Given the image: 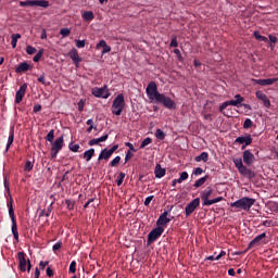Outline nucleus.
I'll list each match as a JSON object with an SVG mask.
<instances>
[{
  "instance_id": "nucleus-1",
  "label": "nucleus",
  "mask_w": 278,
  "mask_h": 278,
  "mask_svg": "<svg viewBox=\"0 0 278 278\" xmlns=\"http://www.w3.org/2000/svg\"><path fill=\"white\" fill-rule=\"evenodd\" d=\"M146 92L152 103H161L166 110H177V103H175L173 99L157 91V84H155V81L149 83Z\"/></svg>"
},
{
  "instance_id": "nucleus-2",
  "label": "nucleus",
  "mask_w": 278,
  "mask_h": 278,
  "mask_svg": "<svg viewBox=\"0 0 278 278\" xmlns=\"http://www.w3.org/2000/svg\"><path fill=\"white\" fill-rule=\"evenodd\" d=\"M253 205H255V199L249 197H243L230 204L231 207L244 210V212H249Z\"/></svg>"
},
{
  "instance_id": "nucleus-3",
  "label": "nucleus",
  "mask_w": 278,
  "mask_h": 278,
  "mask_svg": "<svg viewBox=\"0 0 278 278\" xmlns=\"http://www.w3.org/2000/svg\"><path fill=\"white\" fill-rule=\"evenodd\" d=\"M123 110H125V96L123 93H119L113 100L111 112L115 116H121V114H123Z\"/></svg>"
},
{
  "instance_id": "nucleus-4",
  "label": "nucleus",
  "mask_w": 278,
  "mask_h": 278,
  "mask_svg": "<svg viewBox=\"0 0 278 278\" xmlns=\"http://www.w3.org/2000/svg\"><path fill=\"white\" fill-rule=\"evenodd\" d=\"M163 233H164L163 227H156V228L152 229L148 233V240H147L148 247H151V244H153V242H155V240H157V238H160Z\"/></svg>"
},
{
  "instance_id": "nucleus-5",
  "label": "nucleus",
  "mask_w": 278,
  "mask_h": 278,
  "mask_svg": "<svg viewBox=\"0 0 278 278\" xmlns=\"http://www.w3.org/2000/svg\"><path fill=\"white\" fill-rule=\"evenodd\" d=\"M62 147H64V137H59L54 142H52V157H58V153L62 151Z\"/></svg>"
},
{
  "instance_id": "nucleus-6",
  "label": "nucleus",
  "mask_w": 278,
  "mask_h": 278,
  "mask_svg": "<svg viewBox=\"0 0 278 278\" xmlns=\"http://www.w3.org/2000/svg\"><path fill=\"white\" fill-rule=\"evenodd\" d=\"M170 210L164 211L159 219L156 220V227H162L164 229V227H166V225H168V223H170V218H168V214H170Z\"/></svg>"
},
{
  "instance_id": "nucleus-7",
  "label": "nucleus",
  "mask_w": 278,
  "mask_h": 278,
  "mask_svg": "<svg viewBox=\"0 0 278 278\" xmlns=\"http://www.w3.org/2000/svg\"><path fill=\"white\" fill-rule=\"evenodd\" d=\"M199 205H201V199L200 198L193 199L189 204H187L185 208L186 216L187 217L190 216L194 212V210L199 207Z\"/></svg>"
},
{
  "instance_id": "nucleus-8",
  "label": "nucleus",
  "mask_w": 278,
  "mask_h": 278,
  "mask_svg": "<svg viewBox=\"0 0 278 278\" xmlns=\"http://www.w3.org/2000/svg\"><path fill=\"white\" fill-rule=\"evenodd\" d=\"M91 93L98 99H108L110 97V92L105 88L94 87L91 89Z\"/></svg>"
},
{
  "instance_id": "nucleus-9",
  "label": "nucleus",
  "mask_w": 278,
  "mask_h": 278,
  "mask_svg": "<svg viewBox=\"0 0 278 278\" xmlns=\"http://www.w3.org/2000/svg\"><path fill=\"white\" fill-rule=\"evenodd\" d=\"M229 105H233L235 108H240V105H239L237 100L226 101V102L222 103L220 106H219L220 114H223L224 116H228L229 117V114H227L225 112V110H227V108H229Z\"/></svg>"
},
{
  "instance_id": "nucleus-10",
  "label": "nucleus",
  "mask_w": 278,
  "mask_h": 278,
  "mask_svg": "<svg viewBox=\"0 0 278 278\" xmlns=\"http://www.w3.org/2000/svg\"><path fill=\"white\" fill-rule=\"evenodd\" d=\"M18 268L22 273H25L27 270V258H25V252H18Z\"/></svg>"
},
{
  "instance_id": "nucleus-11",
  "label": "nucleus",
  "mask_w": 278,
  "mask_h": 278,
  "mask_svg": "<svg viewBox=\"0 0 278 278\" xmlns=\"http://www.w3.org/2000/svg\"><path fill=\"white\" fill-rule=\"evenodd\" d=\"M235 142L237 144H245V147H250V144H253V137H251V135H245V136H241L238 137Z\"/></svg>"
},
{
  "instance_id": "nucleus-12",
  "label": "nucleus",
  "mask_w": 278,
  "mask_h": 278,
  "mask_svg": "<svg viewBox=\"0 0 278 278\" xmlns=\"http://www.w3.org/2000/svg\"><path fill=\"white\" fill-rule=\"evenodd\" d=\"M71 59L74 62L76 68H79V64H81V62H84V59L81 56H79V52L75 48H73L71 51Z\"/></svg>"
},
{
  "instance_id": "nucleus-13",
  "label": "nucleus",
  "mask_w": 278,
  "mask_h": 278,
  "mask_svg": "<svg viewBox=\"0 0 278 278\" xmlns=\"http://www.w3.org/2000/svg\"><path fill=\"white\" fill-rule=\"evenodd\" d=\"M25 92H27V84H23L20 89L15 93V103H21L23 101V97H25Z\"/></svg>"
},
{
  "instance_id": "nucleus-14",
  "label": "nucleus",
  "mask_w": 278,
  "mask_h": 278,
  "mask_svg": "<svg viewBox=\"0 0 278 278\" xmlns=\"http://www.w3.org/2000/svg\"><path fill=\"white\" fill-rule=\"evenodd\" d=\"M243 162L247 164V166H251V164L255 162V155L252 154L251 150H245L243 152Z\"/></svg>"
},
{
  "instance_id": "nucleus-15",
  "label": "nucleus",
  "mask_w": 278,
  "mask_h": 278,
  "mask_svg": "<svg viewBox=\"0 0 278 278\" xmlns=\"http://www.w3.org/2000/svg\"><path fill=\"white\" fill-rule=\"evenodd\" d=\"M255 94H256V99H258L260 101H263V105H265L267 110H269L270 100L268 99V96H266V93H264L263 91H256Z\"/></svg>"
},
{
  "instance_id": "nucleus-16",
  "label": "nucleus",
  "mask_w": 278,
  "mask_h": 278,
  "mask_svg": "<svg viewBox=\"0 0 278 278\" xmlns=\"http://www.w3.org/2000/svg\"><path fill=\"white\" fill-rule=\"evenodd\" d=\"M278 81V78H267V79H253L254 84H257L258 86H273V84H276Z\"/></svg>"
},
{
  "instance_id": "nucleus-17",
  "label": "nucleus",
  "mask_w": 278,
  "mask_h": 278,
  "mask_svg": "<svg viewBox=\"0 0 278 278\" xmlns=\"http://www.w3.org/2000/svg\"><path fill=\"white\" fill-rule=\"evenodd\" d=\"M238 172L240 173V175H243L244 177H249V179H253V177H255V172L249 169L245 165L240 167Z\"/></svg>"
},
{
  "instance_id": "nucleus-18",
  "label": "nucleus",
  "mask_w": 278,
  "mask_h": 278,
  "mask_svg": "<svg viewBox=\"0 0 278 278\" xmlns=\"http://www.w3.org/2000/svg\"><path fill=\"white\" fill-rule=\"evenodd\" d=\"M213 192L214 190L212 189V187H207L206 189L201 191L200 197L202 199V203H205V201H207L212 197Z\"/></svg>"
},
{
  "instance_id": "nucleus-19",
  "label": "nucleus",
  "mask_w": 278,
  "mask_h": 278,
  "mask_svg": "<svg viewBox=\"0 0 278 278\" xmlns=\"http://www.w3.org/2000/svg\"><path fill=\"white\" fill-rule=\"evenodd\" d=\"M264 238H266V232H263L258 236H256L249 244V249L253 248V247H258L260 242H262V240H264Z\"/></svg>"
},
{
  "instance_id": "nucleus-20",
  "label": "nucleus",
  "mask_w": 278,
  "mask_h": 278,
  "mask_svg": "<svg viewBox=\"0 0 278 278\" xmlns=\"http://www.w3.org/2000/svg\"><path fill=\"white\" fill-rule=\"evenodd\" d=\"M97 49H103L102 50V55H105V53H110V51H112V48L110 46H108V42H105V40H101L97 45Z\"/></svg>"
},
{
  "instance_id": "nucleus-21",
  "label": "nucleus",
  "mask_w": 278,
  "mask_h": 278,
  "mask_svg": "<svg viewBox=\"0 0 278 278\" xmlns=\"http://www.w3.org/2000/svg\"><path fill=\"white\" fill-rule=\"evenodd\" d=\"M154 175H155L156 179H162V177H164V175H166V169L162 168V165L156 164L155 169H154Z\"/></svg>"
},
{
  "instance_id": "nucleus-22",
  "label": "nucleus",
  "mask_w": 278,
  "mask_h": 278,
  "mask_svg": "<svg viewBox=\"0 0 278 278\" xmlns=\"http://www.w3.org/2000/svg\"><path fill=\"white\" fill-rule=\"evenodd\" d=\"M110 157H112V152L109 149H103L101 151V153L99 154V162H101V160H105L108 162V160H110Z\"/></svg>"
},
{
  "instance_id": "nucleus-23",
  "label": "nucleus",
  "mask_w": 278,
  "mask_h": 278,
  "mask_svg": "<svg viewBox=\"0 0 278 278\" xmlns=\"http://www.w3.org/2000/svg\"><path fill=\"white\" fill-rule=\"evenodd\" d=\"M31 8H49V1L47 0H33Z\"/></svg>"
},
{
  "instance_id": "nucleus-24",
  "label": "nucleus",
  "mask_w": 278,
  "mask_h": 278,
  "mask_svg": "<svg viewBox=\"0 0 278 278\" xmlns=\"http://www.w3.org/2000/svg\"><path fill=\"white\" fill-rule=\"evenodd\" d=\"M13 201L10 199V201L7 203L8 208H9V216L12 220V223H16V217L14 216V206H12Z\"/></svg>"
},
{
  "instance_id": "nucleus-25",
  "label": "nucleus",
  "mask_w": 278,
  "mask_h": 278,
  "mask_svg": "<svg viewBox=\"0 0 278 278\" xmlns=\"http://www.w3.org/2000/svg\"><path fill=\"white\" fill-rule=\"evenodd\" d=\"M108 138H109V135H104L102 137L91 139L89 141V147H94V144H99V142H105V140H108Z\"/></svg>"
},
{
  "instance_id": "nucleus-26",
  "label": "nucleus",
  "mask_w": 278,
  "mask_h": 278,
  "mask_svg": "<svg viewBox=\"0 0 278 278\" xmlns=\"http://www.w3.org/2000/svg\"><path fill=\"white\" fill-rule=\"evenodd\" d=\"M31 68V65H29L27 62H23L21 63L17 67H16V73H25L26 71H29Z\"/></svg>"
},
{
  "instance_id": "nucleus-27",
  "label": "nucleus",
  "mask_w": 278,
  "mask_h": 278,
  "mask_svg": "<svg viewBox=\"0 0 278 278\" xmlns=\"http://www.w3.org/2000/svg\"><path fill=\"white\" fill-rule=\"evenodd\" d=\"M220 201H223V197H217L213 200H205L204 202H202V205L210 207V205H214L215 203H220Z\"/></svg>"
},
{
  "instance_id": "nucleus-28",
  "label": "nucleus",
  "mask_w": 278,
  "mask_h": 278,
  "mask_svg": "<svg viewBox=\"0 0 278 278\" xmlns=\"http://www.w3.org/2000/svg\"><path fill=\"white\" fill-rule=\"evenodd\" d=\"M13 142H14V127H12L10 130L5 151H10V147H12Z\"/></svg>"
},
{
  "instance_id": "nucleus-29",
  "label": "nucleus",
  "mask_w": 278,
  "mask_h": 278,
  "mask_svg": "<svg viewBox=\"0 0 278 278\" xmlns=\"http://www.w3.org/2000/svg\"><path fill=\"white\" fill-rule=\"evenodd\" d=\"M84 157H85L86 162H90L92 160V157H94V149L91 148V149L85 151Z\"/></svg>"
},
{
  "instance_id": "nucleus-30",
  "label": "nucleus",
  "mask_w": 278,
  "mask_h": 278,
  "mask_svg": "<svg viewBox=\"0 0 278 278\" xmlns=\"http://www.w3.org/2000/svg\"><path fill=\"white\" fill-rule=\"evenodd\" d=\"M195 162H207L210 160V154L207 152H202L200 155L194 157Z\"/></svg>"
},
{
  "instance_id": "nucleus-31",
  "label": "nucleus",
  "mask_w": 278,
  "mask_h": 278,
  "mask_svg": "<svg viewBox=\"0 0 278 278\" xmlns=\"http://www.w3.org/2000/svg\"><path fill=\"white\" fill-rule=\"evenodd\" d=\"M207 179H210V176L208 175H205L204 177L198 179L195 182H194V188H201V186H203L205 184V181H207Z\"/></svg>"
},
{
  "instance_id": "nucleus-32",
  "label": "nucleus",
  "mask_w": 278,
  "mask_h": 278,
  "mask_svg": "<svg viewBox=\"0 0 278 278\" xmlns=\"http://www.w3.org/2000/svg\"><path fill=\"white\" fill-rule=\"evenodd\" d=\"M21 40V34L11 35V45L13 49H16V43Z\"/></svg>"
},
{
  "instance_id": "nucleus-33",
  "label": "nucleus",
  "mask_w": 278,
  "mask_h": 278,
  "mask_svg": "<svg viewBox=\"0 0 278 278\" xmlns=\"http://www.w3.org/2000/svg\"><path fill=\"white\" fill-rule=\"evenodd\" d=\"M83 18L85 21H94V13L92 11H86L84 14H83Z\"/></svg>"
},
{
  "instance_id": "nucleus-34",
  "label": "nucleus",
  "mask_w": 278,
  "mask_h": 278,
  "mask_svg": "<svg viewBox=\"0 0 278 278\" xmlns=\"http://www.w3.org/2000/svg\"><path fill=\"white\" fill-rule=\"evenodd\" d=\"M254 38H256L260 42H268V37H264L260 34V31H254Z\"/></svg>"
},
{
  "instance_id": "nucleus-35",
  "label": "nucleus",
  "mask_w": 278,
  "mask_h": 278,
  "mask_svg": "<svg viewBox=\"0 0 278 278\" xmlns=\"http://www.w3.org/2000/svg\"><path fill=\"white\" fill-rule=\"evenodd\" d=\"M11 229H12L14 240H18V228L16 226V222L12 223V228Z\"/></svg>"
},
{
  "instance_id": "nucleus-36",
  "label": "nucleus",
  "mask_w": 278,
  "mask_h": 278,
  "mask_svg": "<svg viewBox=\"0 0 278 278\" xmlns=\"http://www.w3.org/2000/svg\"><path fill=\"white\" fill-rule=\"evenodd\" d=\"M153 142V139L151 137H147L140 144L139 149H144L146 147H149Z\"/></svg>"
},
{
  "instance_id": "nucleus-37",
  "label": "nucleus",
  "mask_w": 278,
  "mask_h": 278,
  "mask_svg": "<svg viewBox=\"0 0 278 278\" xmlns=\"http://www.w3.org/2000/svg\"><path fill=\"white\" fill-rule=\"evenodd\" d=\"M155 136H156L157 140H164L166 138V134H164V130H162L160 128L156 129Z\"/></svg>"
},
{
  "instance_id": "nucleus-38",
  "label": "nucleus",
  "mask_w": 278,
  "mask_h": 278,
  "mask_svg": "<svg viewBox=\"0 0 278 278\" xmlns=\"http://www.w3.org/2000/svg\"><path fill=\"white\" fill-rule=\"evenodd\" d=\"M233 164L238 170L244 166V163H242V159L240 157L233 159Z\"/></svg>"
},
{
  "instance_id": "nucleus-39",
  "label": "nucleus",
  "mask_w": 278,
  "mask_h": 278,
  "mask_svg": "<svg viewBox=\"0 0 278 278\" xmlns=\"http://www.w3.org/2000/svg\"><path fill=\"white\" fill-rule=\"evenodd\" d=\"M253 121H251V118H245L244 123H243V129H252L253 127Z\"/></svg>"
},
{
  "instance_id": "nucleus-40",
  "label": "nucleus",
  "mask_w": 278,
  "mask_h": 278,
  "mask_svg": "<svg viewBox=\"0 0 278 278\" xmlns=\"http://www.w3.org/2000/svg\"><path fill=\"white\" fill-rule=\"evenodd\" d=\"M55 138V130H50L49 132H48V135L46 136V140L48 141V142H53V139Z\"/></svg>"
},
{
  "instance_id": "nucleus-41",
  "label": "nucleus",
  "mask_w": 278,
  "mask_h": 278,
  "mask_svg": "<svg viewBox=\"0 0 278 278\" xmlns=\"http://www.w3.org/2000/svg\"><path fill=\"white\" fill-rule=\"evenodd\" d=\"M121 164V156H115L109 164V166H112L113 168L118 166Z\"/></svg>"
},
{
  "instance_id": "nucleus-42",
  "label": "nucleus",
  "mask_w": 278,
  "mask_h": 278,
  "mask_svg": "<svg viewBox=\"0 0 278 278\" xmlns=\"http://www.w3.org/2000/svg\"><path fill=\"white\" fill-rule=\"evenodd\" d=\"M55 193H51L48 195V199L46 200L47 203H49L50 207L55 203Z\"/></svg>"
},
{
  "instance_id": "nucleus-43",
  "label": "nucleus",
  "mask_w": 278,
  "mask_h": 278,
  "mask_svg": "<svg viewBox=\"0 0 278 278\" xmlns=\"http://www.w3.org/2000/svg\"><path fill=\"white\" fill-rule=\"evenodd\" d=\"M189 175L188 172H182L180 174V177L178 178V184H184V181H186V179H188Z\"/></svg>"
},
{
  "instance_id": "nucleus-44",
  "label": "nucleus",
  "mask_w": 278,
  "mask_h": 278,
  "mask_svg": "<svg viewBox=\"0 0 278 278\" xmlns=\"http://www.w3.org/2000/svg\"><path fill=\"white\" fill-rule=\"evenodd\" d=\"M125 180V173L121 172L117 176V186H123V181Z\"/></svg>"
},
{
  "instance_id": "nucleus-45",
  "label": "nucleus",
  "mask_w": 278,
  "mask_h": 278,
  "mask_svg": "<svg viewBox=\"0 0 278 278\" xmlns=\"http://www.w3.org/2000/svg\"><path fill=\"white\" fill-rule=\"evenodd\" d=\"M268 38H269V41L271 43L270 49L273 51V49H275V45H277V38L275 37V35H269Z\"/></svg>"
},
{
  "instance_id": "nucleus-46",
  "label": "nucleus",
  "mask_w": 278,
  "mask_h": 278,
  "mask_svg": "<svg viewBox=\"0 0 278 278\" xmlns=\"http://www.w3.org/2000/svg\"><path fill=\"white\" fill-rule=\"evenodd\" d=\"M34 168V163H31V161H27L25 163V166H24V170H26L27 173H29V170H33Z\"/></svg>"
},
{
  "instance_id": "nucleus-47",
  "label": "nucleus",
  "mask_w": 278,
  "mask_h": 278,
  "mask_svg": "<svg viewBox=\"0 0 278 278\" xmlns=\"http://www.w3.org/2000/svg\"><path fill=\"white\" fill-rule=\"evenodd\" d=\"M60 34H61L62 38H66L67 36H71V29H68V28H62V29L60 30Z\"/></svg>"
},
{
  "instance_id": "nucleus-48",
  "label": "nucleus",
  "mask_w": 278,
  "mask_h": 278,
  "mask_svg": "<svg viewBox=\"0 0 278 278\" xmlns=\"http://www.w3.org/2000/svg\"><path fill=\"white\" fill-rule=\"evenodd\" d=\"M169 47H172V48H177V47H179V42L177 41V36H173V37H172V41H170V43H169Z\"/></svg>"
},
{
  "instance_id": "nucleus-49",
  "label": "nucleus",
  "mask_w": 278,
  "mask_h": 278,
  "mask_svg": "<svg viewBox=\"0 0 278 278\" xmlns=\"http://www.w3.org/2000/svg\"><path fill=\"white\" fill-rule=\"evenodd\" d=\"M42 53H45V50H39L38 53L33 58V61L40 62V58H42Z\"/></svg>"
},
{
  "instance_id": "nucleus-50",
  "label": "nucleus",
  "mask_w": 278,
  "mask_h": 278,
  "mask_svg": "<svg viewBox=\"0 0 278 278\" xmlns=\"http://www.w3.org/2000/svg\"><path fill=\"white\" fill-rule=\"evenodd\" d=\"M77 49H84L86 47V40H75Z\"/></svg>"
},
{
  "instance_id": "nucleus-51",
  "label": "nucleus",
  "mask_w": 278,
  "mask_h": 278,
  "mask_svg": "<svg viewBox=\"0 0 278 278\" xmlns=\"http://www.w3.org/2000/svg\"><path fill=\"white\" fill-rule=\"evenodd\" d=\"M86 105V101L84 99H80L77 103L78 111L84 112V106Z\"/></svg>"
},
{
  "instance_id": "nucleus-52",
  "label": "nucleus",
  "mask_w": 278,
  "mask_h": 278,
  "mask_svg": "<svg viewBox=\"0 0 278 278\" xmlns=\"http://www.w3.org/2000/svg\"><path fill=\"white\" fill-rule=\"evenodd\" d=\"M26 53H28V55H34V53H36V48H34L31 46H27Z\"/></svg>"
},
{
  "instance_id": "nucleus-53",
  "label": "nucleus",
  "mask_w": 278,
  "mask_h": 278,
  "mask_svg": "<svg viewBox=\"0 0 278 278\" xmlns=\"http://www.w3.org/2000/svg\"><path fill=\"white\" fill-rule=\"evenodd\" d=\"M131 157H134V153L131 152V150H128L125 156V164H127V162L131 160Z\"/></svg>"
},
{
  "instance_id": "nucleus-54",
  "label": "nucleus",
  "mask_w": 278,
  "mask_h": 278,
  "mask_svg": "<svg viewBox=\"0 0 278 278\" xmlns=\"http://www.w3.org/2000/svg\"><path fill=\"white\" fill-rule=\"evenodd\" d=\"M153 199H154V195H149L148 198H146L143 202L146 207H149V205H151V201H153Z\"/></svg>"
},
{
  "instance_id": "nucleus-55",
  "label": "nucleus",
  "mask_w": 278,
  "mask_h": 278,
  "mask_svg": "<svg viewBox=\"0 0 278 278\" xmlns=\"http://www.w3.org/2000/svg\"><path fill=\"white\" fill-rule=\"evenodd\" d=\"M235 99H236L237 103H239V105L241 106L244 101V97H242L240 94H236Z\"/></svg>"
},
{
  "instance_id": "nucleus-56",
  "label": "nucleus",
  "mask_w": 278,
  "mask_h": 278,
  "mask_svg": "<svg viewBox=\"0 0 278 278\" xmlns=\"http://www.w3.org/2000/svg\"><path fill=\"white\" fill-rule=\"evenodd\" d=\"M125 147H128V151H132V153H136V151H138V150H136V148H134V143H131V142H125Z\"/></svg>"
},
{
  "instance_id": "nucleus-57",
  "label": "nucleus",
  "mask_w": 278,
  "mask_h": 278,
  "mask_svg": "<svg viewBox=\"0 0 278 278\" xmlns=\"http://www.w3.org/2000/svg\"><path fill=\"white\" fill-rule=\"evenodd\" d=\"M174 53L177 55L179 62H184V56L181 55V51H179V49H175Z\"/></svg>"
},
{
  "instance_id": "nucleus-58",
  "label": "nucleus",
  "mask_w": 278,
  "mask_h": 278,
  "mask_svg": "<svg viewBox=\"0 0 278 278\" xmlns=\"http://www.w3.org/2000/svg\"><path fill=\"white\" fill-rule=\"evenodd\" d=\"M31 3H33V0H29V1H21L20 2V5L21 8H27V5H29L31 8Z\"/></svg>"
},
{
  "instance_id": "nucleus-59",
  "label": "nucleus",
  "mask_w": 278,
  "mask_h": 278,
  "mask_svg": "<svg viewBox=\"0 0 278 278\" xmlns=\"http://www.w3.org/2000/svg\"><path fill=\"white\" fill-rule=\"evenodd\" d=\"M193 175H195V177H199V175H203V168L197 167V168L193 170Z\"/></svg>"
},
{
  "instance_id": "nucleus-60",
  "label": "nucleus",
  "mask_w": 278,
  "mask_h": 278,
  "mask_svg": "<svg viewBox=\"0 0 278 278\" xmlns=\"http://www.w3.org/2000/svg\"><path fill=\"white\" fill-rule=\"evenodd\" d=\"M38 81L43 86H49V83H47V80L45 79V75L39 76Z\"/></svg>"
},
{
  "instance_id": "nucleus-61",
  "label": "nucleus",
  "mask_w": 278,
  "mask_h": 278,
  "mask_svg": "<svg viewBox=\"0 0 278 278\" xmlns=\"http://www.w3.org/2000/svg\"><path fill=\"white\" fill-rule=\"evenodd\" d=\"M47 266H49V262L48 261H46V262H40L39 263V268H41V270H45V268L47 267Z\"/></svg>"
},
{
  "instance_id": "nucleus-62",
  "label": "nucleus",
  "mask_w": 278,
  "mask_h": 278,
  "mask_svg": "<svg viewBox=\"0 0 278 278\" xmlns=\"http://www.w3.org/2000/svg\"><path fill=\"white\" fill-rule=\"evenodd\" d=\"M53 251H60V249H62V242H56L53 247H52Z\"/></svg>"
},
{
  "instance_id": "nucleus-63",
  "label": "nucleus",
  "mask_w": 278,
  "mask_h": 278,
  "mask_svg": "<svg viewBox=\"0 0 278 278\" xmlns=\"http://www.w3.org/2000/svg\"><path fill=\"white\" fill-rule=\"evenodd\" d=\"M77 266V263L75 262V261H73L72 263H71V273H76V267Z\"/></svg>"
},
{
  "instance_id": "nucleus-64",
  "label": "nucleus",
  "mask_w": 278,
  "mask_h": 278,
  "mask_svg": "<svg viewBox=\"0 0 278 278\" xmlns=\"http://www.w3.org/2000/svg\"><path fill=\"white\" fill-rule=\"evenodd\" d=\"M71 151H73V153H77V151H79V144L72 146Z\"/></svg>"
}]
</instances>
